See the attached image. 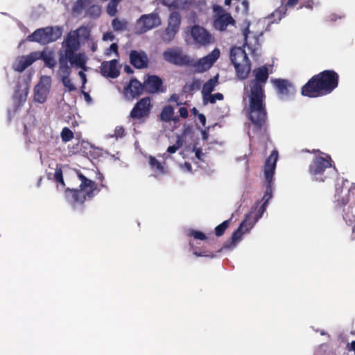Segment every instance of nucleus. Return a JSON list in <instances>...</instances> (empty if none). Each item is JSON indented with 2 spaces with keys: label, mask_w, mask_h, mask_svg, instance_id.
I'll return each mask as SVG.
<instances>
[{
  "label": "nucleus",
  "mask_w": 355,
  "mask_h": 355,
  "mask_svg": "<svg viewBox=\"0 0 355 355\" xmlns=\"http://www.w3.org/2000/svg\"><path fill=\"white\" fill-rule=\"evenodd\" d=\"M339 75L334 70H324L313 76L301 88V94L317 98L331 94L338 87Z\"/></svg>",
  "instance_id": "nucleus-1"
},
{
  "label": "nucleus",
  "mask_w": 355,
  "mask_h": 355,
  "mask_svg": "<svg viewBox=\"0 0 355 355\" xmlns=\"http://www.w3.org/2000/svg\"><path fill=\"white\" fill-rule=\"evenodd\" d=\"M77 175L81 182L79 189H67L64 191L67 201L72 206L83 204L87 198H93L105 187L103 184L97 185L93 180L88 179L80 172H78Z\"/></svg>",
  "instance_id": "nucleus-2"
},
{
  "label": "nucleus",
  "mask_w": 355,
  "mask_h": 355,
  "mask_svg": "<svg viewBox=\"0 0 355 355\" xmlns=\"http://www.w3.org/2000/svg\"><path fill=\"white\" fill-rule=\"evenodd\" d=\"M63 49L58 53V63L69 64L71 67L86 70L87 57L83 53H76L79 41L76 35L69 33L62 42Z\"/></svg>",
  "instance_id": "nucleus-3"
},
{
  "label": "nucleus",
  "mask_w": 355,
  "mask_h": 355,
  "mask_svg": "<svg viewBox=\"0 0 355 355\" xmlns=\"http://www.w3.org/2000/svg\"><path fill=\"white\" fill-rule=\"evenodd\" d=\"M265 98V94L250 93V120L257 130H261L265 128L267 119Z\"/></svg>",
  "instance_id": "nucleus-4"
},
{
  "label": "nucleus",
  "mask_w": 355,
  "mask_h": 355,
  "mask_svg": "<svg viewBox=\"0 0 355 355\" xmlns=\"http://www.w3.org/2000/svg\"><path fill=\"white\" fill-rule=\"evenodd\" d=\"M230 60L235 68L236 76L241 80L246 79L251 71V62L245 50L242 47H232Z\"/></svg>",
  "instance_id": "nucleus-5"
},
{
  "label": "nucleus",
  "mask_w": 355,
  "mask_h": 355,
  "mask_svg": "<svg viewBox=\"0 0 355 355\" xmlns=\"http://www.w3.org/2000/svg\"><path fill=\"white\" fill-rule=\"evenodd\" d=\"M187 41L198 48L206 47L214 43V36L200 25H193L186 28Z\"/></svg>",
  "instance_id": "nucleus-6"
},
{
  "label": "nucleus",
  "mask_w": 355,
  "mask_h": 355,
  "mask_svg": "<svg viewBox=\"0 0 355 355\" xmlns=\"http://www.w3.org/2000/svg\"><path fill=\"white\" fill-rule=\"evenodd\" d=\"M277 159L278 151L277 150H273L271 152L270 155L266 159L264 164V186L266 187V191L262 198V200H263V203H266V205H268V201L272 196V185L273 183V176Z\"/></svg>",
  "instance_id": "nucleus-7"
},
{
  "label": "nucleus",
  "mask_w": 355,
  "mask_h": 355,
  "mask_svg": "<svg viewBox=\"0 0 355 355\" xmlns=\"http://www.w3.org/2000/svg\"><path fill=\"white\" fill-rule=\"evenodd\" d=\"M333 162L329 155L326 157L315 156L309 164V173L315 180L324 182L329 178L325 171L331 168Z\"/></svg>",
  "instance_id": "nucleus-8"
},
{
  "label": "nucleus",
  "mask_w": 355,
  "mask_h": 355,
  "mask_svg": "<svg viewBox=\"0 0 355 355\" xmlns=\"http://www.w3.org/2000/svg\"><path fill=\"white\" fill-rule=\"evenodd\" d=\"M62 34V30L60 27L47 26L35 30L28 36V40L45 45L56 41L61 37Z\"/></svg>",
  "instance_id": "nucleus-9"
},
{
  "label": "nucleus",
  "mask_w": 355,
  "mask_h": 355,
  "mask_svg": "<svg viewBox=\"0 0 355 355\" xmlns=\"http://www.w3.org/2000/svg\"><path fill=\"white\" fill-rule=\"evenodd\" d=\"M153 104L149 96H146L138 101L131 110L129 117L130 119L144 121L151 113Z\"/></svg>",
  "instance_id": "nucleus-10"
},
{
  "label": "nucleus",
  "mask_w": 355,
  "mask_h": 355,
  "mask_svg": "<svg viewBox=\"0 0 355 355\" xmlns=\"http://www.w3.org/2000/svg\"><path fill=\"white\" fill-rule=\"evenodd\" d=\"M252 73L254 78L249 82L250 93L265 94L264 87L269 77L268 67L263 65L255 68Z\"/></svg>",
  "instance_id": "nucleus-11"
},
{
  "label": "nucleus",
  "mask_w": 355,
  "mask_h": 355,
  "mask_svg": "<svg viewBox=\"0 0 355 355\" xmlns=\"http://www.w3.org/2000/svg\"><path fill=\"white\" fill-rule=\"evenodd\" d=\"M162 55L166 62L176 66L191 64V58L183 54L182 49L179 47L168 48L163 52Z\"/></svg>",
  "instance_id": "nucleus-12"
},
{
  "label": "nucleus",
  "mask_w": 355,
  "mask_h": 355,
  "mask_svg": "<svg viewBox=\"0 0 355 355\" xmlns=\"http://www.w3.org/2000/svg\"><path fill=\"white\" fill-rule=\"evenodd\" d=\"M214 27L218 31H225L229 25L234 26L236 23L232 15L226 12L221 6L214 5Z\"/></svg>",
  "instance_id": "nucleus-13"
},
{
  "label": "nucleus",
  "mask_w": 355,
  "mask_h": 355,
  "mask_svg": "<svg viewBox=\"0 0 355 355\" xmlns=\"http://www.w3.org/2000/svg\"><path fill=\"white\" fill-rule=\"evenodd\" d=\"M161 19L157 13L142 15L136 21L135 30L137 34H143L159 26Z\"/></svg>",
  "instance_id": "nucleus-14"
},
{
  "label": "nucleus",
  "mask_w": 355,
  "mask_h": 355,
  "mask_svg": "<svg viewBox=\"0 0 355 355\" xmlns=\"http://www.w3.org/2000/svg\"><path fill=\"white\" fill-rule=\"evenodd\" d=\"M219 56L220 51L216 48L209 54L196 62L191 60V64L189 66L192 67L197 73H203L211 67Z\"/></svg>",
  "instance_id": "nucleus-15"
},
{
  "label": "nucleus",
  "mask_w": 355,
  "mask_h": 355,
  "mask_svg": "<svg viewBox=\"0 0 355 355\" xmlns=\"http://www.w3.org/2000/svg\"><path fill=\"white\" fill-rule=\"evenodd\" d=\"M271 82L275 87L277 94L280 99L286 100L295 93V89L293 84L286 79L275 78Z\"/></svg>",
  "instance_id": "nucleus-16"
},
{
  "label": "nucleus",
  "mask_w": 355,
  "mask_h": 355,
  "mask_svg": "<svg viewBox=\"0 0 355 355\" xmlns=\"http://www.w3.org/2000/svg\"><path fill=\"white\" fill-rule=\"evenodd\" d=\"M51 80V77L43 76L40 83L34 88V99L35 101L42 103L46 101L49 93Z\"/></svg>",
  "instance_id": "nucleus-17"
},
{
  "label": "nucleus",
  "mask_w": 355,
  "mask_h": 355,
  "mask_svg": "<svg viewBox=\"0 0 355 355\" xmlns=\"http://www.w3.org/2000/svg\"><path fill=\"white\" fill-rule=\"evenodd\" d=\"M144 89L148 94H159L164 92L166 89L163 87V81L156 75H148L144 81Z\"/></svg>",
  "instance_id": "nucleus-18"
},
{
  "label": "nucleus",
  "mask_w": 355,
  "mask_h": 355,
  "mask_svg": "<svg viewBox=\"0 0 355 355\" xmlns=\"http://www.w3.org/2000/svg\"><path fill=\"white\" fill-rule=\"evenodd\" d=\"M144 89V83H141L136 78H132L129 83L124 87V95L130 98H135L141 96Z\"/></svg>",
  "instance_id": "nucleus-19"
},
{
  "label": "nucleus",
  "mask_w": 355,
  "mask_h": 355,
  "mask_svg": "<svg viewBox=\"0 0 355 355\" xmlns=\"http://www.w3.org/2000/svg\"><path fill=\"white\" fill-rule=\"evenodd\" d=\"M129 59L130 63L136 69H145L148 65V58L144 51H130Z\"/></svg>",
  "instance_id": "nucleus-20"
},
{
  "label": "nucleus",
  "mask_w": 355,
  "mask_h": 355,
  "mask_svg": "<svg viewBox=\"0 0 355 355\" xmlns=\"http://www.w3.org/2000/svg\"><path fill=\"white\" fill-rule=\"evenodd\" d=\"M59 69L58 71V75L61 78V81L63 85L67 89L68 92H72L76 90V87L71 82L69 76L71 73V65L69 64L58 63Z\"/></svg>",
  "instance_id": "nucleus-21"
},
{
  "label": "nucleus",
  "mask_w": 355,
  "mask_h": 355,
  "mask_svg": "<svg viewBox=\"0 0 355 355\" xmlns=\"http://www.w3.org/2000/svg\"><path fill=\"white\" fill-rule=\"evenodd\" d=\"M251 215L252 214H247L245 219L241 223L239 227L232 233L231 236V245H235V244L241 239L243 235L252 227V224L250 223Z\"/></svg>",
  "instance_id": "nucleus-22"
},
{
  "label": "nucleus",
  "mask_w": 355,
  "mask_h": 355,
  "mask_svg": "<svg viewBox=\"0 0 355 355\" xmlns=\"http://www.w3.org/2000/svg\"><path fill=\"white\" fill-rule=\"evenodd\" d=\"M244 37L243 46H247L252 53H255L260 47L259 37L251 33L249 29V24L243 31Z\"/></svg>",
  "instance_id": "nucleus-23"
},
{
  "label": "nucleus",
  "mask_w": 355,
  "mask_h": 355,
  "mask_svg": "<svg viewBox=\"0 0 355 355\" xmlns=\"http://www.w3.org/2000/svg\"><path fill=\"white\" fill-rule=\"evenodd\" d=\"M118 64L119 62L116 59L112 60L109 62H103L100 67L102 75L112 78H117L120 74Z\"/></svg>",
  "instance_id": "nucleus-24"
},
{
  "label": "nucleus",
  "mask_w": 355,
  "mask_h": 355,
  "mask_svg": "<svg viewBox=\"0 0 355 355\" xmlns=\"http://www.w3.org/2000/svg\"><path fill=\"white\" fill-rule=\"evenodd\" d=\"M39 60H43L44 65L50 69H53L57 64L54 53L51 51H39Z\"/></svg>",
  "instance_id": "nucleus-25"
},
{
  "label": "nucleus",
  "mask_w": 355,
  "mask_h": 355,
  "mask_svg": "<svg viewBox=\"0 0 355 355\" xmlns=\"http://www.w3.org/2000/svg\"><path fill=\"white\" fill-rule=\"evenodd\" d=\"M174 114V108L171 105H167L162 108L159 119L162 122H171Z\"/></svg>",
  "instance_id": "nucleus-26"
},
{
  "label": "nucleus",
  "mask_w": 355,
  "mask_h": 355,
  "mask_svg": "<svg viewBox=\"0 0 355 355\" xmlns=\"http://www.w3.org/2000/svg\"><path fill=\"white\" fill-rule=\"evenodd\" d=\"M218 83V76L210 78L208 81H207L202 86V94L204 96V98H206V96L209 95L214 89L215 86Z\"/></svg>",
  "instance_id": "nucleus-27"
},
{
  "label": "nucleus",
  "mask_w": 355,
  "mask_h": 355,
  "mask_svg": "<svg viewBox=\"0 0 355 355\" xmlns=\"http://www.w3.org/2000/svg\"><path fill=\"white\" fill-rule=\"evenodd\" d=\"M181 24V17L178 12L173 11L170 14L168 17V26L175 30H179Z\"/></svg>",
  "instance_id": "nucleus-28"
},
{
  "label": "nucleus",
  "mask_w": 355,
  "mask_h": 355,
  "mask_svg": "<svg viewBox=\"0 0 355 355\" xmlns=\"http://www.w3.org/2000/svg\"><path fill=\"white\" fill-rule=\"evenodd\" d=\"M149 165L153 170H156L160 174L166 173L164 166L155 157L150 155L148 159Z\"/></svg>",
  "instance_id": "nucleus-29"
},
{
  "label": "nucleus",
  "mask_w": 355,
  "mask_h": 355,
  "mask_svg": "<svg viewBox=\"0 0 355 355\" xmlns=\"http://www.w3.org/2000/svg\"><path fill=\"white\" fill-rule=\"evenodd\" d=\"M178 32V30H175L173 28L167 26L166 28V29L164 30V31L162 33V40L164 42L168 43L174 39V37Z\"/></svg>",
  "instance_id": "nucleus-30"
},
{
  "label": "nucleus",
  "mask_w": 355,
  "mask_h": 355,
  "mask_svg": "<svg viewBox=\"0 0 355 355\" xmlns=\"http://www.w3.org/2000/svg\"><path fill=\"white\" fill-rule=\"evenodd\" d=\"M287 10L283 6L278 7L272 14L271 17L273 21H279L283 17H285Z\"/></svg>",
  "instance_id": "nucleus-31"
},
{
  "label": "nucleus",
  "mask_w": 355,
  "mask_h": 355,
  "mask_svg": "<svg viewBox=\"0 0 355 355\" xmlns=\"http://www.w3.org/2000/svg\"><path fill=\"white\" fill-rule=\"evenodd\" d=\"M267 205L263 203L260 206L257 212L254 214V216L251 215L250 223L252 224V225L260 218H261L263 212L266 209ZM253 214L252 211L250 213Z\"/></svg>",
  "instance_id": "nucleus-32"
},
{
  "label": "nucleus",
  "mask_w": 355,
  "mask_h": 355,
  "mask_svg": "<svg viewBox=\"0 0 355 355\" xmlns=\"http://www.w3.org/2000/svg\"><path fill=\"white\" fill-rule=\"evenodd\" d=\"M200 87V82L199 80H194L190 84H186L183 88L182 91L184 93H190L192 91L197 90Z\"/></svg>",
  "instance_id": "nucleus-33"
},
{
  "label": "nucleus",
  "mask_w": 355,
  "mask_h": 355,
  "mask_svg": "<svg viewBox=\"0 0 355 355\" xmlns=\"http://www.w3.org/2000/svg\"><path fill=\"white\" fill-rule=\"evenodd\" d=\"M119 0H110L107 6V12L110 16H114L117 12Z\"/></svg>",
  "instance_id": "nucleus-34"
},
{
  "label": "nucleus",
  "mask_w": 355,
  "mask_h": 355,
  "mask_svg": "<svg viewBox=\"0 0 355 355\" xmlns=\"http://www.w3.org/2000/svg\"><path fill=\"white\" fill-rule=\"evenodd\" d=\"M230 225V220H226L215 227L214 233L217 236H221L224 234L225 230Z\"/></svg>",
  "instance_id": "nucleus-35"
},
{
  "label": "nucleus",
  "mask_w": 355,
  "mask_h": 355,
  "mask_svg": "<svg viewBox=\"0 0 355 355\" xmlns=\"http://www.w3.org/2000/svg\"><path fill=\"white\" fill-rule=\"evenodd\" d=\"M112 26L115 31H123L126 28V22L115 18L112 21Z\"/></svg>",
  "instance_id": "nucleus-36"
},
{
  "label": "nucleus",
  "mask_w": 355,
  "mask_h": 355,
  "mask_svg": "<svg viewBox=\"0 0 355 355\" xmlns=\"http://www.w3.org/2000/svg\"><path fill=\"white\" fill-rule=\"evenodd\" d=\"M61 138L64 142H68L73 138V132L67 127L62 129Z\"/></svg>",
  "instance_id": "nucleus-37"
},
{
  "label": "nucleus",
  "mask_w": 355,
  "mask_h": 355,
  "mask_svg": "<svg viewBox=\"0 0 355 355\" xmlns=\"http://www.w3.org/2000/svg\"><path fill=\"white\" fill-rule=\"evenodd\" d=\"M188 236L201 241H205L207 239L205 233L196 230H190L188 232Z\"/></svg>",
  "instance_id": "nucleus-38"
},
{
  "label": "nucleus",
  "mask_w": 355,
  "mask_h": 355,
  "mask_svg": "<svg viewBox=\"0 0 355 355\" xmlns=\"http://www.w3.org/2000/svg\"><path fill=\"white\" fill-rule=\"evenodd\" d=\"M25 59V62L28 66L31 65L35 61L39 60V51L31 52L26 56H23Z\"/></svg>",
  "instance_id": "nucleus-39"
},
{
  "label": "nucleus",
  "mask_w": 355,
  "mask_h": 355,
  "mask_svg": "<svg viewBox=\"0 0 355 355\" xmlns=\"http://www.w3.org/2000/svg\"><path fill=\"white\" fill-rule=\"evenodd\" d=\"M54 180L60 183L62 187L65 186V183L63 179L62 171L61 168H56L54 172Z\"/></svg>",
  "instance_id": "nucleus-40"
},
{
  "label": "nucleus",
  "mask_w": 355,
  "mask_h": 355,
  "mask_svg": "<svg viewBox=\"0 0 355 355\" xmlns=\"http://www.w3.org/2000/svg\"><path fill=\"white\" fill-rule=\"evenodd\" d=\"M28 67L29 66L28 65L26 62H25V59L22 56L16 64L15 67V70L19 72H22Z\"/></svg>",
  "instance_id": "nucleus-41"
},
{
  "label": "nucleus",
  "mask_w": 355,
  "mask_h": 355,
  "mask_svg": "<svg viewBox=\"0 0 355 355\" xmlns=\"http://www.w3.org/2000/svg\"><path fill=\"white\" fill-rule=\"evenodd\" d=\"M89 0H77L74 6V10L78 12H81L89 5Z\"/></svg>",
  "instance_id": "nucleus-42"
},
{
  "label": "nucleus",
  "mask_w": 355,
  "mask_h": 355,
  "mask_svg": "<svg viewBox=\"0 0 355 355\" xmlns=\"http://www.w3.org/2000/svg\"><path fill=\"white\" fill-rule=\"evenodd\" d=\"M193 254L196 255V257H206L210 258H214L216 256L212 252L201 249H199V250H195L193 251Z\"/></svg>",
  "instance_id": "nucleus-43"
},
{
  "label": "nucleus",
  "mask_w": 355,
  "mask_h": 355,
  "mask_svg": "<svg viewBox=\"0 0 355 355\" xmlns=\"http://www.w3.org/2000/svg\"><path fill=\"white\" fill-rule=\"evenodd\" d=\"M182 146V141L180 139V138L178 137L175 144L173 146H168L166 151L171 154L175 153Z\"/></svg>",
  "instance_id": "nucleus-44"
},
{
  "label": "nucleus",
  "mask_w": 355,
  "mask_h": 355,
  "mask_svg": "<svg viewBox=\"0 0 355 355\" xmlns=\"http://www.w3.org/2000/svg\"><path fill=\"white\" fill-rule=\"evenodd\" d=\"M299 0H281L282 6L286 10L293 8L298 3Z\"/></svg>",
  "instance_id": "nucleus-45"
},
{
  "label": "nucleus",
  "mask_w": 355,
  "mask_h": 355,
  "mask_svg": "<svg viewBox=\"0 0 355 355\" xmlns=\"http://www.w3.org/2000/svg\"><path fill=\"white\" fill-rule=\"evenodd\" d=\"M209 101L214 104L216 102V100L221 101L223 99L224 96L221 93H216L214 94H209Z\"/></svg>",
  "instance_id": "nucleus-46"
},
{
  "label": "nucleus",
  "mask_w": 355,
  "mask_h": 355,
  "mask_svg": "<svg viewBox=\"0 0 355 355\" xmlns=\"http://www.w3.org/2000/svg\"><path fill=\"white\" fill-rule=\"evenodd\" d=\"M111 52H114L117 55H119V53H118V45L116 43H112L110 46V49H107V51L106 52V55H110Z\"/></svg>",
  "instance_id": "nucleus-47"
},
{
  "label": "nucleus",
  "mask_w": 355,
  "mask_h": 355,
  "mask_svg": "<svg viewBox=\"0 0 355 355\" xmlns=\"http://www.w3.org/2000/svg\"><path fill=\"white\" fill-rule=\"evenodd\" d=\"M124 128L122 126H117L114 130V135L116 137H121L124 135Z\"/></svg>",
  "instance_id": "nucleus-48"
},
{
  "label": "nucleus",
  "mask_w": 355,
  "mask_h": 355,
  "mask_svg": "<svg viewBox=\"0 0 355 355\" xmlns=\"http://www.w3.org/2000/svg\"><path fill=\"white\" fill-rule=\"evenodd\" d=\"M180 116L184 119L187 118L189 115L188 110L185 107H181L179 109Z\"/></svg>",
  "instance_id": "nucleus-49"
},
{
  "label": "nucleus",
  "mask_w": 355,
  "mask_h": 355,
  "mask_svg": "<svg viewBox=\"0 0 355 355\" xmlns=\"http://www.w3.org/2000/svg\"><path fill=\"white\" fill-rule=\"evenodd\" d=\"M180 99V96L178 94H173L171 96H170V98L168 99V101L169 102H174V103H176L177 105H180L182 104V103H180L178 102Z\"/></svg>",
  "instance_id": "nucleus-50"
},
{
  "label": "nucleus",
  "mask_w": 355,
  "mask_h": 355,
  "mask_svg": "<svg viewBox=\"0 0 355 355\" xmlns=\"http://www.w3.org/2000/svg\"><path fill=\"white\" fill-rule=\"evenodd\" d=\"M313 6V0H306L304 4L301 5L300 6V8H302L303 7H305L309 9H312Z\"/></svg>",
  "instance_id": "nucleus-51"
},
{
  "label": "nucleus",
  "mask_w": 355,
  "mask_h": 355,
  "mask_svg": "<svg viewBox=\"0 0 355 355\" xmlns=\"http://www.w3.org/2000/svg\"><path fill=\"white\" fill-rule=\"evenodd\" d=\"M169 6H177L180 4V0H164Z\"/></svg>",
  "instance_id": "nucleus-52"
},
{
  "label": "nucleus",
  "mask_w": 355,
  "mask_h": 355,
  "mask_svg": "<svg viewBox=\"0 0 355 355\" xmlns=\"http://www.w3.org/2000/svg\"><path fill=\"white\" fill-rule=\"evenodd\" d=\"M78 75L82 80V83H83L82 89H83V88L85 87V85L87 83V77H86L85 73L82 71H79Z\"/></svg>",
  "instance_id": "nucleus-53"
},
{
  "label": "nucleus",
  "mask_w": 355,
  "mask_h": 355,
  "mask_svg": "<svg viewBox=\"0 0 355 355\" xmlns=\"http://www.w3.org/2000/svg\"><path fill=\"white\" fill-rule=\"evenodd\" d=\"M103 40H110L112 41L114 39V35L111 32H107L103 35Z\"/></svg>",
  "instance_id": "nucleus-54"
},
{
  "label": "nucleus",
  "mask_w": 355,
  "mask_h": 355,
  "mask_svg": "<svg viewBox=\"0 0 355 355\" xmlns=\"http://www.w3.org/2000/svg\"><path fill=\"white\" fill-rule=\"evenodd\" d=\"M347 349L349 351H353L355 355V340L352 341L350 343H347Z\"/></svg>",
  "instance_id": "nucleus-55"
},
{
  "label": "nucleus",
  "mask_w": 355,
  "mask_h": 355,
  "mask_svg": "<svg viewBox=\"0 0 355 355\" xmlns=\"http://www.w3.org/2000/svg\"><path fill=\"white\" fill-rule=\"evenodd\" d=\"M198 119L200 122L202 123L203 126L205 125L206 123V117L203 114H198Z\"/></svg>",
  "instance_id": "nucleus-56"
},
{
  "label": "nucleus",
  "mask_w": 355,
  "mask_h": 355,
  "mask_svg": "<svg viewBox=\"0 0 355 355\" xmlns=\"http://www.w3.org/2000/svg\"><path fill=\"white\" fill-rule=\"evenodd\" d=\"M82 92L84 95L85 100L89 103H92V99L90 95L87 92H84L83 90H82Z\"/></svg>",
  "instance_id": "nucleus-57"
},
{
  "label": "nucleus",
  "mask_w": 355,
  "mask_h": 355,
  "mask_svg": "<svg viewBox=\"0 0 355 355\" xmlns=\"http://www.w3.org/2000/svg\"><path fill=\"white\" fill-rule=\"evenodd\" d=\"M124 71L126 72L127 73H132L134 72V71L132 70V69L128 66V65H125L124 67Z\"/></svg>",
  "instance_id": "nucleus-58"
},
{
  "label": "nucleus",
  "mask_w": 355,
  "mask_h": 355,
  "mask_svg": "<svg viewBox=\"0 0 355 355\" xmlns=\"http://www.w3.org/2000/svg\"><path fill=\"white\" fill-rule=\"evenodd\" d=\"M184 166L186 167V168L189 171H191V165L189 162H186L184 163Z\"/></svg>",
  "instance_id": "nucleus-59"
},
{
  "label": "nucleus",
  "mask_w": 355,
  "mask_h": 355,
  "mask_svg": "<svg viewBox=\"0 0 355 355\" xmlns=\"http://www.w3.org/2000/svg\"><path fill=\"white\" fill-rule=\"evenodd\" d=\"M171 121L174 123H178L179 121V117L178 116L173 115Z\"/></svg>",
  "instance_id": "nucleus-60"
},
{
  "label": "nucleus",
  "mask_w": 355,
  "mask_h": 355,
  "mask_svg": "<svg viewBox=\"0 0 355 355\" xmlns=\"http://www.w3.org/2000/svg\"><path fill=\"white\" fill-rule=\"evenodd\" d=\"M242 4H243V6L245 8H248V1H247V0H244V1H243Z\"/></svg>",
  "instance_id": "nucleus-61"
},
{
  "label": "nucleus",
  "mask_w": 355,
  "mask_h": 355,
  "mask_svg": "<svg viewBox=\"0 0 355 355\" xmlns=\"http://www.w3.org/2000/svg\"><path fill=\"white\" fill-rule=\"evenodd\" d=\"M232 0H225V6H230L231 5Z\"/></svg>",
  "instance_id": "nucleus-62"
},
{
  "label": "nucleus",
  "mask_w": 355,
  "mask_h": 355,
  "mask_svg": "<svg viewBox=\"0 0 355 355\" xmlns=\"http://www.w3.org/2000/svg\"><path fill=\"white\" fill-rule=\"evenodd\" d=\"M92 9H94V10H98V11H99V10H100V9H99V8H98V6H92Z\"/></svg>",
  "instance_id": "nucleus-63"
},
{
  "label": "nucleus",
  "mask_w": 355,
  "mask_h": 355,
  "mask_svg": "<svg viewBox=\"0 0 355 355\" xmlns=\"http://www.w3.org/2000/svg\"><path fill=\"white\" fill-rule=\"evenodd\" d=\"M41 181H42V178H40L39 180H38V182H37V186L40 187V184H41Z\"/></svg>",
  "instance_id": "nucleus-64"
}]
</instances>
